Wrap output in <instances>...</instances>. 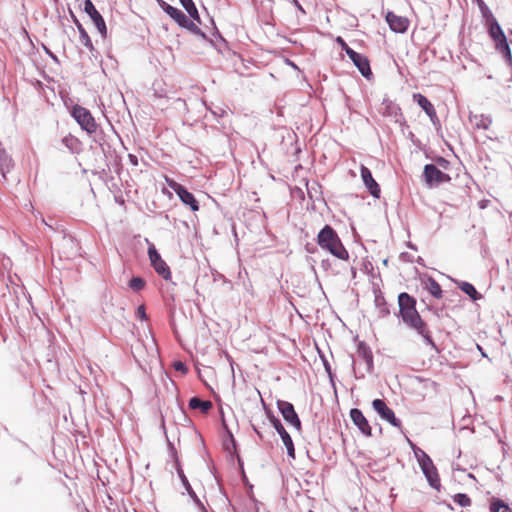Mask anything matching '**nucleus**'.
I'll list each match as a JSON object with an SVG mask.
<instances>
[{
	"instance_id": "nucleus-1",
	"label": "nucleus",
	"mask_w": 512,
	"mask_h": 512,
	"mask_svg": "<svg viewBox=\"0 0 512 512\" xmlns=\"http://www.w3.org/2000/svg\"><path fill=\"white\" fill-rule=\"evenodd\" d=\"M399 312L402 320L408 326L414 328L428 343L434 344L426 323L422 320L416 309V300L408 293L403 292L398 296Z\"/></svg>"
},
{
	"instance_id": "nucleus-2",
	"label": "nucleus",
	"mask_w": 512,
	"mask_h": 512,
	"mask_svg": "<svg viewBox=\"0 0 512 512\" xmlns=\"http://www.w3.org/2000/svg\"><path fill=\"white\" fill-rule=\"evenodd\" d=\"M317 244L321 249L342 261L349 260V252L343 245L337 232L330 226L325 225L317 235Z\"/></svg>"
},
{
	"instance_id": "nucleus-3",
	"label": "nucleus",
	"mask_w": 512,
	"mask_h": 512,
	"mask_svg": "<svg viewBox=\"0 0 512 512\" xmlns=\"http://www.w3.org/2000/svg\"><path fill=\"white\" fill-rule=\"evenodd\" d=\"M480 8L483 13V16L486 18V22L488 25V33L489 36L495 42L496 50L500 52L509 63H511V50L502 28L500 27L495 17L491 14V12L488 10V8L484 5L482 1L480 3Z\"/></svg>"
},
{
	"instance_id": "nucleus-4",
	"label": "nucleus",
	"mask_w": 512,
	"mask_h": 512,
	"mask_svg": "<svg viewBox=\"0 0 512 512\" xmlns=\"http://www.w3.org/2000/svg\"><path fill=\"white\" fill-rule=\"evenodd\" d=\"M71 115L88 134H94L97 131L98 125L95 118L85 107L78 104L74 105L71 110Z\"/></svg>"
},
{
	"instance_id": "nucleus-5",
	"label": "nucleus",
	"mask_w": 512,
	"mask_h": 512,
	"mask_svg": "<svg viewBox=\"0 0 512 512\" xmlns=\"http://www.w3.org/2000/svg\"><path fill=\"white\" fill-rule=\"evenodd\" d=\"M163 10L181 27L193 32L194 34H200L201 30L196 23L190 20L181 10L175 8L165 2L162 3Z\"/></svg>"
},
{
	"instance_id": "nucleus-6",
	"label": "nucleus",
	"mask_w": 512,
	"mask_h": 512,
	"mask_svg": "<svg viewBox=\"0 0 512 512\" xmlns=\"http://www.w3.org/2000/svg\"><path fill=\"white\" fill-rule=\"evenodd\" d=\"M423 177L429 188L451 180V177L448 174L442 172L433 164H427L424 166Z\"/></svg>"
},
{
	"instance_id": "nucleus-7",
	"label": "nucleus",
	"mask_w": 512,
	"mask_h": 512,
	"mask_svg": "<svg viewBox=\"0 0 512 512\" xmlns=\"http://www.w3.org/2000/svg\"><path fill=\"white\" fill-rule=\"evenodd\" d=\"M372 407L383 420L387 421L394 427L401 428V421L395 416L394 411L389 408L383 400H373Z\"/></svg>"
},
{
	"instance_id": "nucleus-8",
	"label": "nucleus",
	"mask_w": 512,
	"mask_h": 512,
	"mask_svg": "<svg viewBox=\"0 0 512 512\" xmlns=\"http://www.w3.org/2000/svg\"><path fill=\"white\" fill-rule=\"evenodd\" d=\"M168 185L174 192L178 195L180 200L188 205L192 211L199 210L198 201L195 199L194 195L186 190L182 185L176 183L175 181H168Z\"/></svg>"
},
{
	"instance_id": "nucleus-9",
	"label": "nucleus",
	"mask_w": 512,
	"mask_h": 512,
	"mask_svg": "<svg viewBox=\"0 0 512 512\" xmlns=\"http://www.w3.org/2000/svg\"><path fill=\"white\" fill-rule=\"evenodd\" d=\"M277 407L280 410L283 418L290 425L294 426L298 431L301 430V422L300 419L295 412L294 406L287 401L279 400L277 402Z\"/></svg>"
},
{
	"instance_id": "nucleus-10",
	"label": "nucleus",
	"mask_w": 512,
	"mask_h": 512,
	"mask_svg": "<svg viewBox=\"0 0 512 512\" xmlns=\"http://www.w3.org/2000/svg\"><path fill=\"white\" fill-rule=\"evenodd\" d=\"M84 11L90 16L101 35L105 37L107 33L105 21L91 0H85Z\"/></svg>"
},
{
	"instance_id": "nucleus-11",
	"label": "nucleus",
	"mask_w": 512,
	"mask_h": 512,
	"mask_svg": "<svg viewBox=\"0 0 512 512\" xmlns=\"http://www.w3.org/2000/svg\"><path fill=\"white\" fill-rule=\"evenodd\" d=\"M348 56L365 78L369 79L372 76L370 63L366 56L356 51H348Z\"/></svg>"
},
{
	"instance_id": "nucleus-12",
	"label": "nucleus",
	"mask_w": 512,
	"mask_h": 512,
	"mask_svg": "<svg viewBox=\"0 0 512 512\" xmlns=\"http://www.w3.org/2000/svg\"><path fill=\"white\" fill-rule=\"evenodd\" d=\"M271 422H272L274 428L279 433V435L287 449L288 455L294 459L295 458V448H294L292 438L290 437L288 432L285 430V428L283 427V425L277 418L271 417Z\"/></svg>"
},
{
	"instance_id": "nucleus-13",
	"label": "nucleus",
	"mask_w": 512,
	"mask_h": 512,
	"mask_svg": "<svg viewBox=\"0 0 512 512\" xmlns=\"http://www.w3.org/2000/svg\"><path fill=\"white\" fill-rule=\"evenodd\" d=\"M386 21L390 29L396 33H404L409 27V20L406 17L396 15L393 12H388Z\"/></svg>"
},
{
	"instance_id": "nucleus-14",
	"label": "nucleus",
	"mask_w": 512,
	"mask_h": 512,
	"mask_svg": "<svg viewBox=\"0 0 512 512\" xmlns=\"http://www.w3.org/2000/svg\"><path fill=\"white\" fill-rule=\"evenodd\" d=\"M350 417L353 423L358 427V429L365 435V436H371L372 435V428L366 419V417L363 415L361 410L357 408H353L350 410Z\"/></svg>"
},
{
	"instance_id": "nucleus-15",
	"label": "nucleus",
	"mask_w": 512,
	"mask_h": 512,
	"mask_svg": "<svg viewBox=\"0 0 512 512\" xmlns=\"http://www.w3.org/2000/svg\"><path fill=\"white\" fill-rule=\"evenodd\" d=\"M361 178L370 194L375 198H379L381 192L380 187L374 180L371 171L364 165L361 166Z\"/></svg>"
},
{
	"instance_id": "nucleus-16",
	"label": "nucleus",
	"mask_w": 512,
	"mask_h": 512,
	"mask_svg": "<svg viewBox=\"0 0 512 512\" xmlns=\"http://www.w3.org/2000/svg\"><path fill=\"white\" fill-rule=\"evenodd\" d=\"M413 100L417 102V104L425 111L427 116L434 121L437 119V113L433 106V104L421 93L413 94Z\"/></svg>"
},
{
	"instance_id": "nucleus-17",
	"label": "nucleus",
	"mask_w": 512,
	"mask_h": 512,
	"mask_svg": "<svg viewBox=\"0 0 512 512\" xmlns=\"http://www.w3.org/2000/svg\"><path fill=\"white\" fill-rule=\"evenodd\" d=\"M189 407L193 410L199 409L201 413L207 414L212 409V402L193 397L189 400Z\"/></svg>"
},
{
	"instance_id": "nucleus-18",
	"label": "nucleus",
	"mask_w": 512,
	"mask_h": 512,
	"mask_svg": "<svg viewBox=\"0 0 512 512\" xmlns=\"http://www.w3.org/2000/svg\"><path fill=\"white\" fill-rule=\"evenodd\" d=\"M424 285L425 289L436 299H441L443 297L442 288L435 279L431 277L427 278Z\"/></svg>"
},
{
	"instance_id": "nucleus-19",
	"label": "nucleus",
	"mask_w": 512,
	"mask_h": 512,
	"mask_svg": "<svg viewBox=\"0 0 512 512\" xmlns=\"http://www.w3.org/2000/svg\"><path fill=\"white\" fill-rule=\"evenodd\" d=\"M357 354L358 356L364 360V362L366 363L368 369H372L373 367V355H372V352L371 350L369 349V347L364 344V343H360L358 345V348H357Z\"/></svg>"
},
{
	"instance_id": "nucleus-20",
	"label": "nucleus",
	"mask_w": 512,
	"mask_h": 512,
	"mask_svg": "<svg viewBox=\"0 0 512 512\" xmlns=\"http://www.w3.org/2000/svg\"><path fill=\"white\" fill-rule=\"evenodd\" d=\"M490 512H512V509L502 499L493 497L489 504Z\"/></svg>"
},
{
	"instance_id": "nucleus-21",
	"label": "nucleus",
	"mask_w": 512,
	"mask_h": 512,
	"mask_svg": "<svg viewBox=\"0 0 512 512\" xmlns=\"http://www.w3.org/2000/svg\"><path fill=\"white\" fill-rule=\"evenodd\" d=\"M152 267L157 272V274L163 277L165 280L171 279V271L163 259L153 263Z\"/></svg>"
},
{
	"instance_id": "nucleus-22",
	"label": "nucleus",
	"mask_w": 512,
	"mask_h": 512,
	"mask_svg": "<svg viewBox=\"0 0 512 512\" xmlns=\"http://www.w3.org/2000/svg\"><path fill=\"white\" fill-rule=\"evenodd\" d=\"M424 475L426 476L430 486L436 489L437 491H440L441 481L436 467L432 470L424 472Z\"/></svg>"
},
{
	"instance_id": "nucleus-23",
	"label": "nucleus",
	"mask_w": 512,
	"mask_h": 512,
	"mask_svg": "<svg viewBox=\"0 0 512 512\" xmlns=\"http://www.w3.org/2000/svg\"><path fill=\"white\" fill-rule=\"evenodd\" d=\"M183 8L187 11L189 16L200 23V16L198 10L192 0H179Z\"/></svg>"
},
{
	"instance_id": "nucleus-24",
	"label": "nucleus",
	"mask_w": 512,
	"mask_h": 512,
	"mask_svg": "<svg viewBox=\"0 0 512 512\" xmlns=\"http://www.w3.org/2000/svg\"><path fill=\"white\" fill-rule=\"evenodd\" d=\"M77 27H78L79 34H80L81 44H83L87 49L92 51L94 49V47H93L92 41H91L88 33L86 32V30L83 28V26L80 23L77 24Z\"/></svg>"
},
{
	"instance_id": "nucleus-25",
	"label": "nucleus",
	"mask_w": 512,
	"mask_h": 512,
	"mask_svg": "<svg viewBox=\"0 0 512 512\" xmlns=\"http://www.w3.org/2000/svg\"><path fill=\"white\" fill-rule=\"evenodd\" d=\"M471 122H473L477 128L482 129H488L492 124V120L488 117H484L483 115H475L473 118H471Z\"/></svg>"
},
{
	"instance_id": "nucleus-26",
	"label": "nucleus",
	"mask_w": 512,
	"mask_h": 512,
	"mask_svg": "<svg viewBox=\"0 0 512 512\" xmlns=\"http://www.w3.org/2000/svg\"><path fill=\"white\" fill-rule=\"evenodd\" d=\"M460 289L464 293L469 295L473 300H477V299H479L481 297V295L477 292V290L475 289V287L471 283L462 282L461 285H460Z\"/></svg>"
},
{
	"instance_id": "nucleus-27",
	"label": "nucleus",
	"mask_w": 512,
	"mask_h": 512,
	"mask_svg": "<svg viewBox=\"0 0 512 512\" xmlns=\"http://www.w3.org/2000/svg\"><path fill=\"white\" fill-rule=\"evenodd\" d=\"M453 501L461 507H469L472 503L470 497L464 493H458L454 495Z\"/></svg>"
},
{
	"instance_id": "nucleus-28",
	"label": "nucleus",
	"mask_w": 512,
	"mask_h": 512,
	"mask_svg": "<svg viewBox=\"0 0 512 512\" xmlns=\"http://www.w3.org/2000/svg\"><path fill=\"white\" fill-rule=\"evenodd\" d=\"M375 302H376V305L379 307L380 313L382 316H386L390 313V311L387 307L385 298L383 296H380V295L376 296Z\"/></svg>"
},
{
	"instance_id": "nucleus-29",
	"label": "nucleus",
	"mask_w": 512,
	"mask_h": 512,
	"mask_svg": "<svg viewBox=\"0 0 512 512\" xmlns=\"http://www.w3.org/2000/svg\"><path fill=\"white\" fill-rule=\"evenodd\" d=\"M145 281L140 277H133L129 281V287L135 291H140L144 288Z\"/></svg>"
},
{
	"instance_id": "nucleus-30",
	"label": "nucleus",
	"mask_w": 512,
	"mask_h": 512,
	"mask_svg": "<svg viewBox=\"0 0 512 512\" xmlns=\"http://www.w3.org/2000/svg\"><path fill=\"white\" fill-rule=\"evenodd\" d=\"M420 466L423 473L435 468L431 458L426 454H424V457L420 460Z\"/></svg>"
},
{
	"instance_id": "nucleus-31",
	"label": "nucleus",
	"mask_w": 512,
	"mask_h": 512,
	"mask_svg": "<svg viewBox=\"0 0 512 512\" xmlns=\"http://www.w3.org/2000/svg\"><path fill=\"white\" fill-rule=\"evenodd\" d=\"M148 255H149L151 265L155 262L162 260L160 254L157 252V250L153 244L150 245V247L148 249Z\"/></svg>"
},
{
	"instance_id": "nucleus-32",
	"label": "nucleus",
	"mask_w": 512,
	"mask_h": 512,
	"mask_svg": "<svg viewBox=\"0 0 512 512\" xmlns=\"http://www.w3.org/2000/svg\"><path fill=\"white\" fill-rule=\"evenodd\" d=\"M136 316H137L139 319H141V320H147V319H148L147 314H146V310H145V306H144V305H140V306L137 308Z\"/></svg>"
},
{
	"instance_id": "nucleus-33",
	"label": "nucleus",
	"mask_w": 512,
	"mask_h": 512,
	"mask_svg": "<svg viewBox=\"0 0 512 512\" xmlns=\"http://www.w3.org/2000/svg\"><path fill=\"white\" fill-rule=\"evenodd\" d=\"M337 43H339V45L341 46V48L346 52V54L348 55V51H354L353 49H351L347 43L341 38V37H337L336 39Z\"/></svg>"
},
{
	"instance_id": "nucleus-34",
	"label": "nucleus",
	"mask_w": 512,
	"mask_h": 512,
	"mask_svg": "<svg viewBox=\"0 0 512 512\" xmlns=\"http://www.w3.org/2000/svg\"><path fill=\"white\" fill-rule=\"evenodd\" d=\"M74 141L75 139L71 135L64 137L62 140V142L69 148H71Z\"/></svg>"
},
{
	"instance_id": "nucleus-35",
	"label": "nucleus",
	"mask_w": 512,
	"mask_h": 512,
	"mask_svg": "<svg viewBox=\"0 0 512 512\" xmlns=\"http://www.w3.org/2000/svg\"><path fill=\"white\" fill-rule=\"evenodd\" d=\"M179 475H180V477H181V479H182L183 483H184L185 485L189 486L188 481H187L186 477L184 476V474L182 473V471H179Z\"/></svg>"
},
{
	"instance_id": "nucleus-36",
	"label": "nucleus",
	"mask_w": 512,
	"mask_h": 512,
	"mask_svg": "<svg viewBox=\"0 0 512 512\" xmlns=\"http://www.w3.org/2000/svg\"><path fill=\"white\" fill-rule=\"evenodd\" d=\"M253 429H254V431L256 432V434L258 435V437H259L260 439H262V438H263V435H262V433L260 432V430H258L255 426H253Z\"/></svg>"
},
{
	"instance_id": "nucleus-37",
	"label": "nucleus",
	"mask_w": 512,
	"mask_h": 512,
	"mask_svg": "<svg viewBox=\"0 0 512 512\" xmlns=\"http://www.w3.org/2000/svg\"><path fill=\"white\" fill-rule=\"evenodd\" d=\"M292 1H293V3H294V4H295V5H296L300 10H302V11H303V9H302L301 5L299 4V2H298L297 0H292Z\"/></svg>"
},
{
	"instance_id": "nucleus-38",
	"label": "nucleus",
	"mask_w": 512,
	"mask_h": 512,
	"mask_svg": "<svg viewBox=\"0 0 512 512\" xmlns=\"http://www.w3.org/2000/svg\"><path fill=\"white\" fill-rule=\"evenodd\" d=\"M175 368H176L177 370L182 369V368H183V364H182V363H178V364L175 366Z\"/></svg>"
},
{
	"instance_id": "nucleus-39",
	"label": "nucleus",
	"mask_w": 512,
	"mask_h": 512,
	"mask_svg": "<svg viewBox=\"0 0 512 512\" xmlns=\"http://www.w3.org/2000/svg\"><path fill=\"white\" fill-rule=\"evenodd\" d=\"M439 162H440V163H443V164L447 163V161H446L445 159H443V158H441V159L439 160Z\"/></svg>"
},
{
	"instance_id": "nucleus-40",
	"label": "nucleus",
	"mask_w": 512,
	"mask_h": 512,
	"mask_svg": "<svg viewBox=\"0 0 512 512\" xmlns=\"http://www.w3.org/2000/svg\"><path fill=\"white\" fill-rule=\"evenodd\" d=\"M309 512H314V511L310 510Z\"/></svg>"
}]
</instances>
